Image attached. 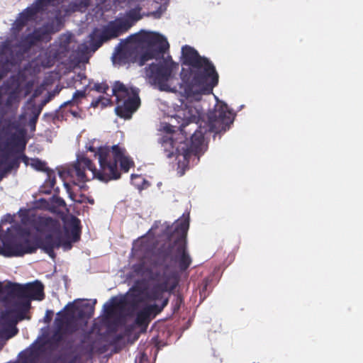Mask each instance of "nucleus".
I'll return each instance as SVG.
<instances>
[{
    "mask_svg": "<svg viewBox=\"0 0 363 363\" xmlns=\"http://www.w3.org/2000/svg\"><path fill=\"white\" fill-rule=\"evenodd\" d=\"M116 303H106L104 306V312L106 314V315L108 316H111L114 313V310H115V308L116 306Z\"/></svg>",
    "mask_w": 363,
    "mask_h": 363,
    "instance_id": "bb28decb",
    "label": "nucleus"
},
{
    "mask_svg": "<svg viewBox=\"0 0 363 363\" xmlns=\"http://www.w3.org/2000/svg\"><path fill=\"white\" fill-rule=\"evenodd\" d=\"M12 302V308H11L13 313L17 315L18 320H24L26 318L29 319L30 317H27L26 314L28 313L31 303L30 300H26L23 298H18Z\"/></svg>",
    "mask_w": 363,
    "mask_h": 363,
    "instance_id": "6ab92c4d",
    "label": "nucleus"
},
{
    "mask_svg": "<svg viewBox=\"0 0 363 363\" xmlns=\"http://www.w3.org/2000/svg\"><path fill=\"white\" fill-rule=\"evenodd\" d=\"M190 213L184 212L160 233V250H186Z\"/></svg>",
    "mask_w": 363,
    "mask_h": 363,
    "instance_id": "423d86ee",
    "label": "nucleus"
},
{
    "mask_svg": "<svg viewBox=\"0 0 363 363\" xmlns=\"http://www.w3.org/2000/svg\"><path fill=\"white\" fill-rule=\"evenodd\" d=\"M174 290H169V289H162L160 291V313L162 309L167 305L169 297L165 296L164 293H167L169 296L172 293Z\"/></svg>",
    "mask_w": 363,
    "mask_h": 363,
    "instance_id": "393cba45",
    "label": "nucleus"
},
{
    "mask_svg": "<svg viewBox=\"0 0 363 363\" xmlns=\"http://www.w3.org/2000/svg\"><path fill=\"white\" fill-rule=\"evenodd\" d=\"M55 325L57 331L53 335V339L57 342H60L62 340L63 334H72L77 329V325L72 322L68 313L59 312L57 313V318L55 319Z\"/></svg>",
    "mask_w": 363,
    "mask_h": 363,
    "instance_id": "ddd939ff",
    "label": "nucleus"
},
{
    "mask_svg": "<svg viewBox=\"0 0 363 363\" xmlns=\"http://www.w3.org/2000/svg\"><path fill=\"white\" fill-rule=\"evenodd\" d=\"M45 298L44 286L40 281H35L26 284H18V298L42 301Z\"/></svg>",
    "mask_w": 363,
    "mask_h": 363,
    "instance_id": "f8f14e48",
    "label": "nucleus"
},
{
    "mask_svg": "<svg viewBox=\"0 0 363 363\" xmlns=\"http://www.w3.org/2000/svg\"><path fill=\"white\" fill-rule=\"evenodd\" d=\"M157 285H155V294H157Z\"/></svg>",
    "mask_w": 363,
    "mask_h": 363,
    "instance_id": "58836bf2",
    "label": "nucleus"
},
{
    "mask_svg": "<svg viewBox=\"0 0 363 363\" xmlns=\"http://www.w3.org/2000/svg\"><path fill=\"white\" fill-rule=\"evenodd\" d=\"M29 13H30L29 11H26L24 13H23L21 15V16L19 17V18L16 21V23L21 21V19H23V18H28L29 16Z\"/></svg>",
    "mask_w": 363,
    "mask_h": 363,
    "instance_id": "c756f323",
    "label": "nucleus"
},
{
    "mask_svg": "<svg viewBox=\"0 0 363 363\" xmlns=\"http://www.w3.org/2000/svg\"><path fill=\"white\" fill-rule=\"evenodd\" d=\"M159 313V306L157 304L148 305L143 307L136 314L135 325L146 330L152 318Z\"/></svg>",
    "mask_w": 363,
    "mask_h": 363,
    "instance_id": "2eb2a0df",
    "label": "nucleus"
},
{
    "mask_svg": "<svg viewBox=\"0 0 363 363\" xmlns=\"http://www.w3.org/2000/svg\"><path fill=\"white\" fill-rule=\"evenodd\" d=\"M155 251H145V259H142L139 263L133 265V272L138 276L143 277L142 279L137 280L135 281L132 286L133 291L135 292L144 293L147 290V279H153L154 274L157 275V273L153 272V269L156 262L148 264L145 259L150 255V253L155 252Z\"/></svg>",
    "mask_w": 363,
    "mask_h": 363,
    "instance_id": "9d476101",
    "label": "nucleus"
},
{
    "mask_svg": "<svg viewBox=\"0 0 363 363\" xmlns=\"http://www.w3.org/2000/svg\"><path fill=\"white\" fill-rule=\"evenodd\" d=\"M89 150L95 153L99 168L93 167L89 159L82 157L78 159L71 169L60 172V177L72 200L74 199L69 191L70 182L80 185L91 178L107 182L118 179L121 176L120 169L128 172L134 166V162L126 154L125 149L119 145L111 147H100L97 150L90 147Z\"/></svg>",
    "mask_w": 363,
    "mask_h": 363,
    "instance_id": "f257e3e1",
    "label": "nucleus"
},
{
    "mask_svg": "<svg viewBox=\"0 0 363 363\" xmlns=\"http://www.w3.org/2000/svg\"><path fill=\"white\" fill-rule=\"evenodd\" d=\"M144 359H147V357H145V354H142L139 358L135 359V363H143Z\"/></svg>",
    "mask_w": 363,
    "mask_h": 363,
    "instance_id": "7c9ffc66",
    "label": "nucleus"
},
{
    "mask_svg": "<svg viewBox=\"0 0 363 363\" xmlns=\"http://www.w3.org/2000/svg\"><path fill=\"white\" fill-rule=\"evenodd\" d=\"M113 92L117 99L116 114L123 118H130L139 107L140 101L137 91L128 89L120 83L115 84Z\"/></svg>",
    "mask_w": 363,
    "mask_h": 363,
    "instance_id": "0eeeda50",
    "label": "nucleus"
},
{
    "mask_svg": "<svg viewBox=\"0 0 363 363\" xmlns=\"http://www.w3.org/2000/svg\"><path fill=\"white\" fill-rule=\"evenodd\" d=\"M182 63L189 67L181 72L182 86L187 97L211 94L218 83L219 75L213 62L201 56L189 45L182 48Z\"/></svg>",
    "mask_w": 363,
    "mask_h": 363,
    "instance_id": "f03ea898",
    "label": "nucleus"
},
{
    "mask_svg": "<svg viewBox=\"0 0 363 363\" xmlns=\"http://www.w3.org/2000/svg\"><path fill=\"white\" fill-rule=\"evenodd\" d=\"M3 231L4 230L0 226V233ZM27 241L28 239L25 233L19 232L13 235V230H9L4 235L0 234V250H11V248L17 247Z\"/></svg>",
    "mask_w": 363,
    "mask_h": 363,
    "instance_id": "4468645a",
    "label": "nucleus"
},
{
    "mask_svg": "<svg viewBox=\"0 0 363 363\" xmlns=\"http://www.w3.org/2000/svg\"><path fill=\"white\" fill-rule=\"evenodd\" d=\"M38 359V354L33 351L30 352L23 358V363H35Z\"/></svg>",
    "mask_w": 363,
    "mask_h": 363,
    "instance_id": "a878e982",
    "label": "nucleus"
},
{
    "mask_svg": "<svg viewBox=\"0 0 363 363\" xmlns=\"http://www.w3.org/2000/svg\"><path fill=\"white\" fill-rule=\"evenodd\" d=\"M29 106L31 107V109H32V113H33V114H34L33 105H32V104H29Z\"/></svg>",
    "mask_w": 363,
    "mask_h": 363,
    "instance_id": "e433bc0d",
    "label": "nucleus"
},
{
    "mask_svg": "<svg viewBox=\"0 0 363 363\" xmlns=\"http://www.w3.org/2000/svg\"><path fill=\"white\" fill-rule=\"evenodd\" d=\"M35 251H0V255L9 258V257H23L25 254L33 253Z\"/></svg>",
    "mask_w": 363,
    "mask_h": 363,
    "instance_id": "b1692460",
    "label": "nucleus"
},
{
    "mask_svg": "<svg viewBox=\"0 0 363 363\" xmlns=\"http://www.w3.org/2000/svg\"><path fill=\"white\" fill-rule=\"evenodd\" d=\"M158 42L157 33L146 31L135 34L129 39V43L139 50L136 62L140 65H147L145 78L150 84L155 86H157L159 79Z\"/></svg>",
    "mask_w": 363,
    "mask_h": 363,
    "instance_id": "20e7f679",
    "label": "nucleus"
},
{
    "mask_svg": "<svg viewBox=\"0 0 363 363\" xmlns=\"http://www.w3.org/2000/svg\"><path fill=\"white\" fill-rule=\"evenodd\" d=\"M183 115L184 121L179 127L181 128V130H183V128L190 123H196V124L199 123L200 114L198 110L195 108H186L185 110H184Z\"/></svg>",
    "mask_w": 363,
    "mask_h": 363,
    "instance_id": "aec40b11",
    "label": "nucleus"
},
{
    "mask_svg": "<svg viewBox=\"0 0 363 363\" xmlns=\"http://www.w3.org/2000/svg\"><path fill=\"white\" fill-rule=\"evenodd\" d=\"M206 126L200 124L191 137L190 145L184 143L182 145V157L184 160L188 161L191 155L199 158L206 150L204 145V135L207 132L220 133L225 132L234 120L233 113L225 103H219L215 106L213 110L207 114Z\"/></svg>",
    "mask_w": 363,
    "mask_h": 363,
    "instance_id": "7ed1b4c3",
    "label": "nucleus"
},
{
    "mask_svg": "<svg viewBox=\"0 0 363 363\" xmlns=\"http://www.w3.org/2000/svg\"><path fill=\"white\" fill-rule=\"evenodd\" d=\"M179 306H178L177 307V308H174V311H175V310H178V309H179Z\"/></svg>",
    "mask_w": 363,
    "mask_h": 363,
    "instance_id": "a19ab883",
    "label": "nucleus"
},
{
    "mask_svg": "<svg viewBox=\"0 0 363 363\" xmlns=\"http://www.w3.org/2000/svg\"><path fill=\"white\" fill-rule=\"evenodd\" d=\"M0 320L2 324L7 325L9 328V330L11 332L9 337H13L17 334L18 329L16 327V325L21 320H18L17 315L11 308H7L6 310L1 311Z\"/></svg>",
    "mask_w": 363,
    "mask_h": 363,
    "instance_id": "a211bd4d",
    "label": "nucleus"
},
{
    "mask_svg": "<svg viewBox=\"0 0 363 363\" xmlns=\"http://www.w3.org/2000/svg\"><path fill=\"white\" fill-rule=\"evenodd\" d=\"M160 251V291L162 289L174 290L179 284L180 274L186 270L191 263L187 251Z\"/></svg>",
    "mask_w": 363,
    "mask_h": 363,
    "instance_id": "39448f33",
    "label": "nucleus"
},
{
    "mask_svg": "<svg viewBox=\"0 0 363 363\" xmlns=\"http://www.w3.org/2000/svg\"><path fill=\"white\" fill-rule=\"evenodd\" d=\"M45 252H47L51 258L54 259L55 257V251H45Z\"/></svg>",
    "mask_w": 363,
    "mask_h": 363,
    "instance_id": "72a5a7b5",
    "label": "nucleus"
},
{
    "mask_svg": "<svg viewBox=\"0 0 363 363\" xmlns=\"http://www.w3.org/2000/svg\"><path fill=\"white\" fill-rule=\"evenodd\" d=\"M155 241L156 240H150V235L141 237L133 242V247L135 249L143 247L147 248L150 247Z\"/></svg>",
    "mask_w": 363,
    "mask_h": 363,
    "instance_id": "4be33fe9",
    "label": "nucleus"
},
{
    "mask_svg": "<svg viewBox=\"0 0 363 363\" xmlns=\"http://www.w3.org/2000/svg\"><path fill=\"white\" fill-rule=\"evenodd\" d=\"M131 177L132 179H133L134 177H138L137 176H134V175H131Z\"/></svg>",
    "mask_w": 363,
    "mask_h": 363,
    "instance_id": "79ce46f5",
    "label": "nucleus"
},
{
    "mask_svg": "<svg viewBox=\"0 0 363 363\" xmlns=\"http://www.w3.org/2000/svg\"><path fill=\"white\" fill-rule=\"evenodd\" d=\"M144 293L135 292L131 288L127 296V299L131 305H137L143 301Z\"/></svg>",
    "mask_w": 363,
    "mask_h": 363,
    "instance_id": "5701e85b",
    "label": "nucleus"
},
{
    "mask_svg": "<svg viewBox=\"0 0 363 363\" xmlns=\"http://www.w3.org/2000/svg\"><path fill=\"white\" fill-rule=\"evenodd\" d=\"M3 157H1V154L0 153V163L3 161Z\"/></svg>",
    "mask_w": 363,
    "mask_h": 363,
    "instance_id": "4c0bfd02",
    "label": "nucleus"
},
{
    "mask_svg": "<svg viewBox=\"0 0 363 363\" xmlns=\"http://www.w3.org/2000/svg\"><path fill=\"white\" fill-rule=\"evenodd\" d=\"M169 44L167 38L160 34V91H166L164 80H167L175 69H178L179 64L174 62L168 51Z\"/></svg>",
    "mask_w": 363,
    "mask_h": 363,
    "instance_id": "1a4fd4ad",
    "label": "nucleus"
},
{
    "mask_svg": "<svg viewBox=\"0 0 363 363\" xmlns=\"http://www.w3.org/2000/svg\"><path fill=\"white\" fill-rule=\"evenodd\" d=\"M176 128V126L166 124L162 128H160V132L165 133V135L162 136L160 143L164 154L167 158H171L174 156L178 158L182 156V146H177V142L173 138Z\"/></svg>",
    "mask_w": 363,
    "mask_h": 363,
    "instance_id": "9b49d317",
    "label": "nucleus"
},
{
    "mask_svg": "<svg viewBox=\"0 0 363 363\" xmlns=\"http://www.w3.org/2000/svg\"><path fill=\"white\" fill-rule=\"evenodd\" d=\"M72 238H67L65 240H60L57 243L53 245V247H70V243L75 242L79 238V229L77 227V222H74V227L71 232Z\"/></svg>",
    "mask_w": 363,
    "mask_h": 363,
    "instance_id": "412c9836",
    "label": "nucleus"
},
{
    "mask_svg": "<svg viewBox=\"0 0 363 363\" xmlns=\"http://www.w3.org/2000/svg\"><path fill=\"white\" fill-rule=\"evenodd\" d=\"M66 313H69V317L73 323V318L74 315L79 320L89 319L94 314V308L89 303L83 304L81 306H77L71 304L70 308H68Z\"/></svg>",
    "mask_w": 363,
    "mask_h": 363,
    "instance_id": "f3484780",
    "label": "nucleus"
},
{
    "mask_svg": "<svg viewBox=\"0 0 363 363\" xmlns=\"http://www.w3.org/2000/svg\"><path fill=\"white\" fill-rule=\"evenodd\" d=\"M50 313H52V311H47L46 316H45V321H50L51 320V317L50 316Z\"/></svg>",
    "mask_w": 363,
    "mask_h": 363,
    "instance_id": "c9c22d12",
    "label": "nucleus"
},
{
    "mask_svg": "<svg viewBox=\"0 0 363 363\" xmlns=\"http://www.w3.org/2000/svg\"><path fill=\"white\" fill-rule=\"evenodd\" d=\"M130 17L116 19L115 21L111 22L108 24L103 33L99 30H95L90 37L91 39L86 45V48H92L94 45L99 47L103 40L120 35L128 30L132 26L133 21L140 18V17H135L131 19H130Z\"/></svg>",
    "mask_w": 363,
    "mask_h": 363,
    "instance_id": "6e6552de",
    "label": "nucleus"
},
{
    "mask_svg": "<svg viewBox=\"0 0 363 363\" xmlns=\"http://www.w3.org/2000/svg\"><path fill=\"white\" fill-rule=\"evenodd\" d=\"M18 283L11 281H0V301L7 305L18 298Z\"/></svg>",
    "mask_w": 363,
    "mask_h": 363,
    "instance_id": "dca6fc26",
    "label": "nucleus"
},
{
    "mask_svg": "<svg viewBox=\"0 0 363 363\" xmlns=\"http://www.w3.org/2000/svg\"><path fill=\"white\" fill-rule=\"evenodd\" d=\"M167 319V318H160V321L161 320H165Z\"/></svg>",
    "mask_w": 363,
    "mask_h": 363,
    "instance_id": "ea45409f",
    "label": "nucleus"
},
{
    "mask_svg": "<svg viewBox=\"0 0 363 363\" xmlns=\"http://www.w3.org/2000/svg\"><path fill=\"white\" fill-rule=\"evenodd\" d=\"M170 0H160V16L164 12Z\"/></svg>",
    "mask_w": 363,
    "mask_h": 363,
    "instance_id": "c85d7f7f",
    "label": "nucleus"
},
{
    "mask_svg": "<svg viewBox=\"0 0 363 363\" xmlns=\"http://www.w3.org/2000/svg\"><path fill=\"white\" fill-rule=\"evenodd\" d=\"M26 164L28 165L29 164L36 169L43 168V164L37 160H33V159L28 160L27 161H26Z\"/></svg>",
    "mask_w": 363,
    "mask_h": 363,
    "instance_id": "cd10ccee",
    "label": "nucleus"
},
{
    "mask_svg": "<svg viewBox=\"0 0 363 363\" xmlns=\"http://www.w3.org/2000/svg\"><path fill=\"white\" fill-rule=\"evenodd\" d=\"M100 103H101V104L103 106H106L107 104H109V100L108 99H106L104 101H101V100H99L98 101L96 102V104L94 105V106H97L98 104H99Z\"/></svg>",
    "mask_w": 363,
    "mask_h": 363,
    "instance_id": "2f4dec72",
    "label": "nucleus"
},
{
    "mask_svg": "<svg viewBox=\"0 0 363 363\" xmlns=\"http://www.w3.org/2000/svg\"><path fill=\"white\" fill-rule=\"evenodd\" d=\"M4 73V65L2 64H0V79L2 77Z\"/></svg>",
    "mask_w": 363,
    "mask_h": 363,
    "instance_id": "f704fd0d",
    "label": "nucleus"
},
{
    "mask_svg": "<svg viewBox=\"0 0 363 363\" xmlns=\"http://www.w3.org/2000/svg\"><path fill=\"white\" fill-rule=\"evenodd\" d=\"M155 340V347L156 350V352L159 351V340H158V336H156L154 337Z\"/></svg>",
    "mask_w": 363,
    "mask_h": 363,
    "instance_id": "473e14b6",
    "label": "nucleus"
}]
</instances>
